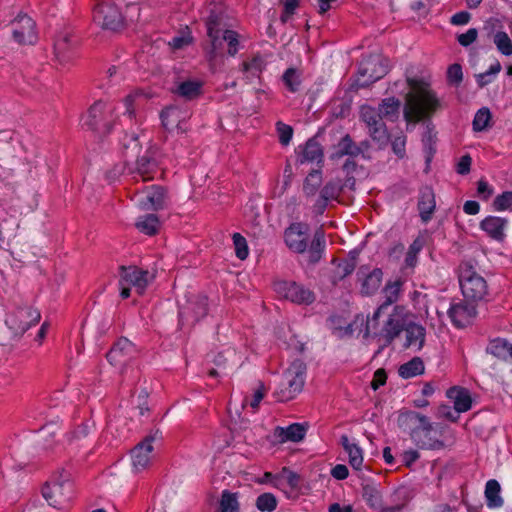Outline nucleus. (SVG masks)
Here are the masks:
<instances>
[{
  "instance_id": "12",
  "label": "nucleus",
  "mask_w": 512,
  "mask_h": 512,
  "mask_svg": "<svg viewBox=\"0 0 512 512\" xmlns=\"http://www.w3.org/2000/svg\"><path fill=\"white\" fill-rule=\"evenodd\" d=\"M113 111L114 108L110 104L97 101L89 108L83 125L98 132L109 133L112 129L109 118H112Z\"/></svg>"
},
{
  "instance_id": "27",
  "label": "nucleus",
  "mask_w": 512,
  "mask_h": 512,
  "mask_svg": "<svg viewBox=\"0 0 512 512\" xmlns=\"http://www.w3.org/2000/svg\"><path fill=\"white\" fill-rule=\"evenodd\" d=\"M435 195L431 187L425 186L420 190L418 210L423 222L427 223L435 210Z\"/></svg>"
},
{
  "instance_id": "23",
  "label": "nucleus",
  "mask_w": 512,
  "mask_h": 512,
  "mask_svg": "<svg viewBox=\"0 0 512 512\" xmlns=\"http://www.w3.org/2000/svg\"><path fill=\"white\" fill-rule=\"evenodd\" d=\"M330 158L335 164H341L343 169L349 170V164L352 159V139L349 134H346L339 143L333 147ZM348 174L349 171H347V175Z\"/></svg>"
},
{
  "instance_id": "36",
  "label": "nucleus",
  "mask_w": 512,
  "mask_h": 512,
  "mask_svg": "<svg viewBox=\"0 0 512 512\" xmlns=\"http://www.w3.org/2000/svg\"><path fill=\"white\" fill-rule=\"evenodd\" d=\"M266 67L264 59L257 55L252 57L250 60H246L242 63V72L245 74L248 80L260 77L261 73Z\"/></svg>"
},
{
  "instance_id": "31",
  "label": "nucleus",
  "mask_w": 512,
  "mask_h": 512,
  "mask_svg": "<svg viewBox=\"0 0 512 512\" xmlns=\"http://www.w3.org/2000/svg\"><path fill=\"white\" fill-rule=\"evenodd\" d=\"M215 512H240L239 494L223 490Z\"/></svg>"
},
{
  "instance_id": "33",
  "label": "nucleus",
  "mask_w": 512,
  "mask_h": 512,
  "mask_svg": "<svg viewBox=\"0 0 512 512\" xmlns=\"http://www.w3.org/2000/svg\"><path fill=\"white\" fill-rule=\"evenodd\" d=\"M323 160V150L321 145L315 141L314 139H310L306 142L302 154H301V163L311 162V163H321Z\"/></svg>"
},
{
  "instance_id": "56",
  "label": "nucleus",
  "mask_w": 512,
  "mask_h": 512,
  "mask_svg": "<svg viewBox=\"0 0 512 512\" xmlns=\"http://www.w3.org/2000/svg\"><path fill=\"white\" fill-rule=\"evenodd\" d=\"M192 42V36L189 31H183L180 34L174 36L169 41V46L174 49H183L184 47L190 45Z\"/></svg>"
},
{
  "instance_id": "32",
  "label": "nucleus",
  "mask_w": 512,
  "mask_h": 512,
  "mask_svg": "<svg viewBox=\"0 0 512 512\" xmlns=\"http://www.w3.org/2000/svg\"><path fill=\"white\" fill-rule=\"evenodd\" d=\"M401 102L395 97L384 98L378 107V112L383 118L389 121H396L399 117Z\"/></svg>"
},
{
  "instance_id": "60",
  "label": "nucleus",
  "mask_w": 512,
  "mask_h": 512,
  "mask_svg": "<svg viewBox=\"0 0 512 512\" xmlns=\"http://www.w3.org/2000/svg\"><path fill=\"white\" fill-rule=\"evenodd\" d=\"M282 479L286 480L292 489H295L299 486L300 476L296 472H293L286 467H284L279 474V483Z\"/></svg>"
},
{
  "instance_id": "7",
  "label": "nucleus",
  "mask_w": 512,
  "mask_h": 512,
  "mask_svg": "<svg viewBox=\"0 0 512 512\" xmlns=\"http://www.w3.org/2000/svg\"><path fill=\"white\" fill-rule=\"evenodd\" d=\"M220 17L218 14L211 13L206 21L207 35L210 39L209 53L212 58L216 57L218 51L222 48L223 42L228 45V54L235 56L239 51V34L233 30H221Z\"/></svg>"
},
{
  "instance_id": "9",
  "label": "nucleus",
  "mask_w": 512,
  "mask_h": 512,
  "mask_svg": "<svg viewBox=\"0 0 512 512\" xmlns=\"http://www.w3.org/2000/svg\"><path fill=\"white\" fill-rule=\"evenodd\" d=\"M459 283L466 299L472 301L482 300L488 293L486 280L469 263L461 264Z\"/></svg>"
},
{
  "instance_id": "64",
  "label": "nucleus",
  "mask_w": 512,
  "mask_h": 512,
  "mask_svg": "<svg viewBox=\"0 0 512 512\" xmlns=\"http://www.w3.org/2000/svg\"><path fill=\"white\" fill-rule=\"evenodd\" d=\"M471 19V14L467 11H460L454 14L451 19L450 23L453 25H465L467 24Z\"/></svg>"
},
{
  "instance_id": "49",
  "label": "nucleus",
  "mask_w": 512,
  "mask_h": 512,
  "mask_svg": "<svg viewBox=\"0 0 512 512\" xmlns=\"http://www.w3.org/2000/svg\"><path fill=\"white\" fill-rule=\"evenodd\" d=\"M494 43L497 49L504 55L509 56L512 54V42L506 32H497L494 36Z\"/></svg>"
},
{
  "instance_id": "51",
  "label": "nucleus",
  "mask_w": 512,
  "mask_h": 512,
  "mask_svg": "<svg viewBox=\"0 0 512 512\" xmlns=\"http://www.w3.org/2000/svg\"><path fill=\"white\" fill-rule=\"evenodd\" d=\"M232 239L237 258L245 260L249 255V248L246 239L240 233H234Z\"/></svg>"
},
{
  "instance_id": "41",
  "label": "nucleus",
  "mask_w": 512,
  "mask_h": 512,
  "mask_svg": "<svg viewBox=\"0 0 512 512\" xmlns=\"http://www.w3.org/2000/svg\"><path fill=\"white\" fill-rule=\"evenodd\" d=\"M135 225L140 232L146 235H154L159 229L160 222L156 215L148 214L139 217Z\"/></svg>"
},
{
  "instance_id": "34",
  "label": "nucleus",
  "mask_w": 512,
  "mask_h": 512,
  "mask_svg": "<svg viewBox=\"0 0 512 512\" xmlns=\"http://www.w3.org/2000/svg\"><path fill=\"white\" fill-rule=\"evenodd\" d=\"M486 351L499 359H512V344L502 338L491 340Z\"/></svg>"
},
{
  "instance_id": "11",
  "label": "nucleus",
  "mask_w": 512,
  "mask_h": 512,
  "mask_svg": "<svg viewBox=\"0 0 512 512\" xmlns=\"http://www.w3.org/2000/svg\"><path fill=\"white\" fill-rule=\"evenodd\" d=\"M94 22L104 29L119 30L124 25V17L119 8L108 0L98 2L93 9Z\"/></svg>"
},
{
  "instance_id": "29",
  "label": "nucleus",
  "mask_w": 512,
  "mask_h": 512,
  "mask_svg": "<svg viewBox=\"0 0 512 512\" xmlns=\"http://www.w3.org/2000/svg\"><path fill=\"white\" fill-rule=\"evenodd\" d=\"M358 278L361 281V293L364 295H370L380 287L382 271L380 269H374L369 274L359 271Z\"/></svg>"
},
{
  "instance_id": "3",
  "label": "nucleus",
  "mask_w": 512,
  "mask_h": 512,
  "mask_svg": "<svg viewBox=\"0 0 512 512\" xmlns=\"http://www.w3.org/2000/svg\"><path fill=\"white\" fill-rule=\"evenodd\" d=\"M377 319L378 317H375L374 314L372 319L367 320L364 329V338L378 336L380 340L383 341L384 345L391 344L407 326L405 308L403 306H394L392 313L389 314L381 330H378Z\"/></svg>"
},
{
  "instance_id": "43",
  "label": "nucleus",
  "mask_w": 512,
  "mask_h": 512,
  "mask_svg": "<svg viewBox=\"0 0 512 512\" xmlns=\"http://www.w3.org/2000/svg\"><path fill=\"white\" fill-rule=\"evenodd\" d=\"M143 96L141 91H134L123 99V115L127 116L130 122H132V118L135 116V107L140 104Z\"/></svg>"
},
{
  "instance_id": "61",
  "label": "nucleus",
  "mask_w": 512,
  "mask_h": 512,
  "mask_svg": "<svg viewBox=\"0 0 512 512\" xmlns=\"http://www.w3.org/2000/svg\"><path fill=\"white\" fill-rule=\"evenodd\" d=\"M448 81L454 85H459L463 80V72L460 64H452L447 70Z\"/></svg>"
},
{
  "instance_id": "62",
  "label": "nucleus",
  "mask_w": 512,
  "mask_h": 512,
  "mask_svg": "<svg viewBox=\"0 0 512 512\" xmlns=\"http://www.w3.org/2000/svg\"><path fill=\"white\" fill-rule=\"evenodd\" d=\"M478 37V31L476 28H470L465 33L457 35L458 43L463 47H468L476 41Z\"/></svg>"
},
{
  "instance_id": "17",
  "label": "nucleus",
  "mask_w": 512,
  "mask_h": 512,
  "mask_svg": "<svg viewBox=\"0 0 512 512\" xmlns=\"http://www.w3.org/2000/svg\"><path fill=\"white\" fill-rule=\"evenodd\" d=\"M158 160L156 158V151L147 150L136 162L131 166L126 160L125 166L129 173L139 175L143 181L151 180L154 178L158 171Z\"/></svg>"
},
{
  "instance_id": "46",
  "label": "nucleus",
  "mask_w": 512,
  "mask_h": 512,
  "mask_svg": "<svg viewBox=\"0 0 512 512\" xmlns=\"http://www.w3.org/2000/svg\"><path fill=\"white\" fill-rule=\"evenodd\" d=\"M322 184V175L318 170H314L306 177L304 182V192L306 195H314Z\"/></svg>"
},
{
  "instance_id": "8",
  "label": "nucleus",
  "mask_w": 512,
  "mask_h": 512,
  "mask_svg": "<svg viewBox=\"0 0 512 512\" xmlns=\"http://www.w3.org/2000/svg\"><path fill=\"white\" fill-rule=\"evenodd\" d=\"M154 278L155 274L148 270H143L137 266H121L119 269L120 296L127 299L130 296L131 288H134L138 295L144 294Z\"/></svg>"
},
{
  "instance_id": "47",
  "label": "nucleus",
  "mask_w": 512,
  "mask_h": 512,
  "mask_svg": "<svg viewBox=\"0 0 512 512\" xmlns=\"http://www.w3.org/2000/svg\"><path fill=\"white\" fill-rule=\"evenodd\" d=\"M207 298L205 296H200L197 298L195 303H192L189 307V311H191L192 321H199L201 318L206 316L208 308H207Z\"/></svg>"
},
{
  "instance_id": "40",
  "label": "nucleus",
  "mask_w": 512,
  "mask_h": 512,
  "mask_svg": "<svg viewBox=\"0 0 512 512\" xmlns=\"http://www.w3.org/2000/svg\"><path fill=\"white\" fill-rule=\"evenodd\" d=\"M392 497L398 498L399 502H397L395 504H387V505H384L381 502V507H379L378 509H380L382 512H400L409 501L408 491L404 487L397 488L393 492Z\"/></svg>"
},
{
  "instance_id": "20",
  "label": "nucleus",
  "mask_w": 512,
  "mask_h": 512,
  "mask_svg": "<svg viewBox=\"0 0 512 512\" xmlns=\"http://www.w3.org/2000/svg\"><path fill=\"white\" fill-rule=\"evenodd\" d=\"M475 315V306L464 301L451 304L448 310V316L452 323L459 328L470 324Z\"/></svg>"
},
{
  "instance_id": "14",
  "label": "nucleus",
  "mask_w": 512,
  "mask_h": 512,
  "mask_svg": "<svg viewBox=\"0 0 512 512\" xmlns=\"http://www.w3.org/2000/svg\"><path fill=\"white\" fill-rule=\"evenodd\" d=\"M12 38L20 45H32L37 41L36 23L25 13H19L10 22Z\"/></svg>"
},
{
  "instance_id": "37",
  "label": "nucleus",
  "mask_w": 512,
  "mask_h": 512,
  "mask_svg": "<svg viewBox=\"0 0 512 512\" xmlns=\"http://www.w3.org/2000/svg\"><path fill=\"white\" fill-rule=\"evenodd\" d=\"M351 326L348 317L333 315L329 318V328L338 338L349 336L352 333Z\"/></svg>"
},
{
  "instance_id": "38",
  "label": "nucleus",
  "mask_w": 512,
  "mask_h": 512,
  "mask_svg": "<svg viewBox=\"0 0 512 512\" xmlns=\"http://www.w3.org/2000/svg\"><path fill=\"white\" fill-rule=\"evenodd\" d=\"M203 82L200 80H186L178 84L176 93L186 99H194L201 94Z\"/></svg>"
},
{
  "instance_id": "58",
  "label": "nucleus",
  "mask_w": 512,
  "mask_h": 512,
  "mask_svg": "<svg viewBox=\"0 0 512 512\" xmlns=\"http://www.w3.org/2000/svg\"><path fill=\"white\" fill-rule=\"evenodd\" d=\"M279 141L282 145L286 146L290 143L293 135V129L291 126L278 122L276 124Z\"/></svg>"
},
{
  "instance_id": "48",
  "label": "nucleus",
  "mask_w": 512,
  "mask_h": 512,
  "mask_svg": "<svg viewBox=\"0 0 512 512\" xmlns=\"http://www.w3.org/2000/svg\"><path fill=\"white\" fill-rule=\"evenodd\" d=\"M491 120V112L487 107L479 109L473 120V129L475 131H483L489 126Z\"/></svg>"
},
{
  "instance_id": "59",
  "label": "nucleus",
  "mask_w": 512,
  "mask_h": 512,
  "mask_svg": "<svg viewBox=\"0 0 512 512\" xmlns=\"http://www.w3.org/2000/svg\"><path fill=\"white\" fill-rule=\"evenodd\" d=\"M422 143H423L424 151L426 154V161L430 162L433 157V154L435 153V147H434L435 139H434V136L432 135V132L429 129L423 136Z\"/></svg>"
},
{
  "instance_id": "6",
  "label": "nucleus",
  "mask_w": 512,
  "mask_h": 512,
  "mask_svg": "<svg viewBox=\"0 0 512 512\" xmlns=\"http://www.w3.org/2000/svg\"><path fill=\"white\" fill-rule=\"evenodd\" d=\"M389 71V61L383 55L371 53L359 62L354 88H364L383 78Z\"/></svg>"
},
{
  "instance_id": "1",
  "label": "nucleus",
  "mask_w": 512,
  "mask_h": 512,
  "mask_svg": "<svg viewBox=\"0 0 512 512\" xmlns=\"http://www.w3.org/2000/svg\"><path fill=\"white\" fill-rule=\"evenodd\" d=\"M407 83L412 91L406 94L404 118L408 122H418L438 109L439 100L422 81L407 78Z\"/></svg>"
},
{
  "instance_id": "55",
  "label": "nucleus",
  "mask_w": 512,
  "mask_h": 512,
  "mask_svg": "<svg viewBox=\"0 0 512 512\" xmlns=\"http://www.w3.org/2000/svg\"><path fill=\"white\" fill-rule=\"evenodd\" d=\"M336 189L334 186L326 185L322 191L320 199L315 204V211L322 214L327 206V201L335 196Z\"/></svg>"
},
{
  "instance_id": "54",
  "label": "nucleus",
  "mask_w": 512,
  "mask_h": 512,
  "mask_svg": "<svg viewBox=\"0 0 512 512\" xmlns=\"http://www.w3.org/2000/svg\"><path fill=\"white\" fill-rule=\"evenodd\" d=\"M237 360H239V358L237 357L235 350L232 348H227L224 351L218 353L214 359V362L218 367H225L228 364H236Z\"/></svg>"
},
{
  "instance_id": "4",
  "label": "nucleus",
  "mask_w": 512,
  "mask_h": 512,
  "mask_svg": "<svg viewBox=\"0 0 512 512\" xmlns=\"http://www.w3.org/2000/svg\"><path fill=\"white\" fill-rule=\"evenodd\" d=\"M306 377V365L302 360L293 361L284 372L281 382L274 391L278 401L294 399L303 389Z\"/></svg>"
},
{
  "instance_id": "15",
  "label": "nucleus",
  "mask_w": 512,
  "mask_h": 512,
  "mask_svg": "<svg viewBox=\"0 0 512 512\" xmlns=\"http://www.w3.org/2000/svg\"><path fill=\"white\" fill-rule=\"evenodd\" d=\"M359 114L373 140L380 144L387 143L389 139L388 131L378 110L369 105H362Z\"/></svg>"
},
{
  "instance_id": "57",
  "label": "nucleus",
  "mask_w": 512,
  "mask_h": 512,
  "mask_svg": "<svg viewBox=\"0 0 512 512\" xmlns=\"http://www.w3.org/2000/svg\"><path fill=\"white\" fill-rule=\"evenodd\" d=\"M493 207L497 211L512 209V192H504L493 201Z\"/></svg>"
},
{
  "instance_id": "21",
  "label": "nucleus",
  "mask_w": 512,
  "mask_h": 512,
  "mask_svg": "<svg viewBox=\"0 0 512 512\" xmlns=\"http://www.w3.org/2000/svg\"><path fill=\"white\" fill-rule=\"evenodd\" d=\"M134 351L133 343L127 338H121L107 353V360L113 366H123L130 360Z\"/></svg>"
},
{
  "instance_id": "39",
  "label": "nucleus",
  "mask_w": 512,
  "mask_h": 512,
  "mask_svg": "<svg viewBox=\"0 0 512 512\" xmlns=\"http://www.w3.org/2000/svg\"><path fill=\"white\" fill-rule=\"evenodd\" d=\"M424 369L425 367L422 359L414 357L410 361L402 364L398 369V373L402 378L408 379L421 375L424 372Z\"/></svg>"
},
{
  "instance_id": "35",
  "label": "nucleus",
  "mask_w": 512,
  "mask_h": 512,
  "mask_svg": "<svg viewBox=\"0 0 512 512\" xmlns=\"http://www.w3.org/2000/svg\"><path fill=\"white\" fill-rule=\"evenodd\" d=\"M69 31L60 32L55 40L54 50L56 56L65 61L68 59V52L73 48L75 42L71 39Z\"/></svg>"
},
{
  "instance_id": "25",
  "label": "nucleus",
  "mask_w": 512,
  "mask_h": 512,
  "mask_svg": "<svg viewBox=\"0 0 512 512\" xmlns=\"http://www.w3.org/2000/svg\"><path fill=\"white\" fill-rule=\"evenodd\" d=\"M402 284L403 283L401 280H395L388 282L385 285L382 291L383 301L375 311V317H379V315L383 313L387 307L391 306L399 300L402 291Z\"/></svg>"
},
{
  "instance_id": "2",
  "label": "nucleus",
  "mask_w": 512,
  "mask_h": 512,
  "mask_svg": "<svg viewBox=\"0 0 512 512\" xmlns=\"http://www.w3.org/2000/svg\"><path fill=\"white\" fill-rule=\"evenodd\" d=\"M401 425L410 430L413 442L421 449H441L444 443L439 439L441 433L433 426L428 417L415 412L408 411L399 417Z\"/></svg>"
},
{
  "instance_id": "42",
  "label": "nucleus",
  "mask_w": 512,
  "mask_h": 512,
  "mask_svg": "<svg viewBox=\"0 0 512 512\" xmlns=\"http://www.w3.org/2000/svg\"><path fill=\"white\" fill-rule=\"evenodd\" d=\"M500 484L492 479L486 483L485 496L487 499V505L490 508L501 507L503 505V499L500 497Z\"/></svg>"
},
{
  "instance_id": "26",
  "label": "nucleus",
  "mask_w": 512,
  "mask_h": 512,
  "mask_svg": "<svg viewBox=\"0 0 512 512\" xmlns=\"http://www.w3.org/2000/svg\"><path fill=\"white\" fill-rule=\"evenodd\" d=\"M306 434V428L299 423H293L287 427H276L274 430V437L280 443L285 442H300Z\"/></svg>"
},
{
  "instance_id": "53",
  "label": "nucleus",
  "mask_w": 512,
  "mask_h": 512,
  "mask_svg": "<svg viewBox=\"0 0 512 512\" xmlns=\"http://www.w3.org/2000/svg\"><path fill=\"white\" fill-rule=\"evenodd\" d=\"M283 82L291 92H296L300 86V76L296 69L288 68L283 74Z\"/></svg>"
},
{
  "instance_id": "52",
  "label": "nucleus",
  "mask_w": 512,
  "mask_h": 512,
  "mask_svg": "<svg viewBox=\"0 0 512 512\" xmlns=\"http://www.w3.org/2000/svg\"><path fill=\"white\" fill-rule=\"evenodd\" d=\"M122 147L126 158L136 156L141 148L138 138L134 134L125 136V140L122 142Z\"/></svg>"
},
{
  "instance_id": "28",
  "label": "nucleus",
  "mask_w": 512,
  "mask_h": 512,
  "mask_svg": "<svg viewBox=\"0 0 512 512\" xmlns=\"http://www.w3.org/2000/svg\"><path fill=\"white\" fill-rule=\"evenodd\" d=\"M447 397L453 401L457 413L466 412L471 408L472 399L465 388L452 387L447 391Z\"/></svg>"
},
{
  "instance_id": "18",
  "label": "nucleus",
  "mask_w": 512,
  "mask_h": 512,
  "mask_svg": "<svg viewBox=\"0 0 512 512\" xmlns=\"http://www.w3.org/2000/svg\"><path fill=\"white\" fill-rule=\"evenodd\" d=\"M39 320L40 313L37 310L31 307H24L9 315L5 322L14 333L22 334L32 325L38 323Z\"/></svg>"
},
{
  "instance_id": "13",
  "label": "nucleus",
  "mask_w": 512,
  "mask_h": 512,
  "mask_svg": "<svg viewBox=\"0 0 512 512\" xmlns=\"http://www.w3.org/2000/svg\"><path fill=\"white\" fill-rule=\"evenodd\" d=\"M274 291L282 298L296 304L309 305L314 302V293L294 281L279 280L274 283Z\"/></svg>"
},
{
  "instance_id": "5",
  "label": "nucleus",
  "mask_w": 512,
  "mask_h": 512,
  "mask_svg": "<svg viewBox=\"0 0 512 512\" xmlns=\"http://www.w3.org/2000/svg\"><path fill=\"white\" fill-rule=\"evenodd\" d=\"M362 461L361 451L354 444V470L356 471L354 477L359 481L361 496L369 507L378 509L381 507L382 500L380 484L368 468L359 469L358 466L362 464Z\"/></svg>"
},
{
  "instance_id": "50",
  "label": "nucleus",
  "mask_w": 512,
  "mask_h": 512,
  "mask_svg": "<svg viewBox=\"0 0 512 512\" xmlns=\"http://www.w3.org/2000/svg\"><path fill=\"white\" fill-rule=\"evenodd\" d=\"M501 64L499 61H496L495 63H493L490 68L484 72V73H480L476 76V81H477V84L480 88H483L485 87L486 85H488L489 83L492 82V78L491 76H495L497 75L500 71H501Z\"/></svg>"
},
{
  "instance_id": "63",
  "label": "nucleus",
  "mask_w": 512,
  "mask_h": 512,
  "mask_svg": "<svg viewBox=\"0 0 512 512\" xmlns=\"http://www.w3.org/2000/svg\"><path fill=\"white\" fill-rule=\"evenodd\" d=\"M405 144L406 138L404 135H400L394 138L392 141V149L397 156L403 157L405 155Z\"/></svg>"
},
{
  "instance_id": "24",
  "label": "nucleus",
  "mask_w": 512,
  "mask_h": 512,
  "mask_svg": "<svg viewBox=\"0 0 512 512\" xmlns=\"http://www.w3.org/2000/svg\"><path fill=\"white\" fill-rule=\"evenodd\" d=\"M138 201L144 210H159L165 204V191L162 187L152 186L139 196Z\"/></svg>"
},
{
  "instance_id": "44",
  "label": "nucleus",
  "mask_w": 512,
  "mask_h": 512,
  "mask_svg": "<svg viewBox=\"0 0 512 512\" xmlns=\"http://www.w3.org/2000/svg\"><path fill=\"white\" fill-rule=\"evenodd\" d=\"M325 247V238L324 233L321 230H318L314 234V238L311 243V247L309 249V259L311 262H317L321 253L323 252Z\"/></svg>"
},
{
  "instance_id": "19",
  "label": "nucleus",
  "mask_w": 512,
  "mask_h": 512,
  "mask_svg": "<svg viewBox=\"0 0 512 512\" xmlns=\"http://www.w3.org/2000/svg\"><path fill=\"white\" fill-rule=\"evenodd\" d=\"M308 228L301 223L291 224L284 234L285 243L294 252L303 253L307 248Z\"/></svg>"
},
{
  "instance_id": "22",
  "label": "nucleus",
  "mask_w": 512,
  "mask_h": 512,
  "mask_svg": "<svg viewBox=\"0 0 512 512\" xmlns=\"http://www.w3.org/2000/svg\"><path fill=\"white\" fill-rule=\"evenodd\" d=\"M507 226L508 220L497 216H487L480 222V228L487 236L498 242L504 241Z\"/></svg>"
},
{
  "instance_id": "16",
  "label": "nucleus",
  "mask_w": 512,
  "mask_h": 512,
  "mask_svg": "<svg viewBox=\"0 0 512 512\" xmlns=\"http://www.w3.org/2000/svg\"><path fill=\"white\" fill-rule=\"evenodd\" d=\"M161 439V433L157 430L147 435L131 450L132 465L136 472L146 469L153 458V442Z\"/></svg>"
},
{
  "instance_id": "30",
  "label": "nucleus",
  "mask_w": 512,
  "mask_h": 512,
  "mask_svg": "<svg viewBox=\"0 0 512 512\" xmlns=\"http://www.w3.org/2000/svg\"><path fill=\"white\" fill-rule=\"evenodd\" d=\"M404 331L406 332L405 347H413L416 351L420 350L425 342V328L415 323H409Z\"/></svg>"
},
{
  "instance_id": "45",
  "label": "nucleus",
  "mask_w": 512,
  "mask_h": 512,
  "mask_svg": "<svg viewBox=\"0 0 512 512\" xmlns=\"http://www.w3.org/2000/svg\"><path fill=\"white\" fill-rule=\"evenodd\" d=\"M277 499L272 493H263L256 499V507L261 512H272L277 507Z\"/></svg>"
},
{
  "instance_id": "10",
  "label": "nucleus",
  "mask_w": 512,
  "mask_h": 512,
  "mask_svg": "<svg viewBox=\"0 0 512 512\" xmlns=\"http://www.w3.org/2000/svg\"><path fill=\"white\" fill-rule=\"evenodd\" d=\"M43 497L50 506L58 509L65 508L73 495V485L68 476L47 482L42 489Z\"/></svg>"
}]
</instances>
